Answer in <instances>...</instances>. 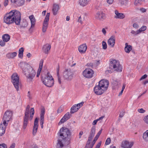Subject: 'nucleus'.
I'll list each match as a JSON object with an SVG mask.
<instances>
[{"label":"nucleus","mask_w":148,"mask_h":148,"mask_svg":"<svg viewBox=\"0 0 148 148\" xmlns=\"http://www.w3.org/2000/svg\"><path fill=\"white\" fill-rule=\"evenodd\" d=\"M143 120L145 123L148 125V115L144 117Z\"/></svg>","instance_id":"43"},{"label":"nucleus","mask_w":148,"mask_h":148,"mask_svg":"<svg viewBox=\"0 0 148 148\" xmlns=\"http://www.w3.org/2000/svg\"><path fill=\"white\" fill-rule=\"evenodd\" d=\"M133 26L134 28H137L138 27V25L136 23H134L133 24Z\"/></svg>","instance_id":"60"},{"label":"nucleus","mask_w":148,"mask_h":148,"mask_svg":"<svg viewBox=\"0 0 148 148\" xmlns=\"http://www.w3.org/2000/svg\"><path fill=\"white\" fill-rule=\"evenodd\" d=\"M102 45L103 46V48L104 49H106L107 48V45L106 42L103 41L102 42Z\"/></svg>","instance_id":"44"},{"label":"nucleus","mask_w":148,"mask_h":148,"mask_svg":"<svg viewBox=\"0 0 148 148\" xmlns=\"http://www.w3.org/2000/svg\"><path fill=\"white\" fill-rule=\"evenodd\" d=\"M38 127H34V128L33 131V134L34 136L38 130Z\"/></svg>","instance_id":"41"},{"label":"nucleus","mask_w":148,"mask_h":148,"mask_svg":"<svg viewBox=\"0 0 148 148\" xmlns=\"http://www.w3.org/2000/svg\"><path fill=\"white\" fill-rule=\"evenodd\" d=\"M66 140H63L62 138L59 137L57 143V146L58 147H62L63 146V143H64L65 141Z\"/></svg>","instance_id":"27"},{"label":"nucleus","mask_w":148,"mask_h":148,"mask_svg":"<svg viewBox=\"0 0 148 148\" xmlns=\"http://www.w3.org/2000/svg\"><path fill=\"white\" fill-rule=\"evenodd\" d=\"M29 116H24L23 118V127L24 129H25L28 123Z\"/></svg>","instance_id":"23"},{"label":"nucleus","mask_w":148,"mask_h":148,"mask_svg":"<svg viewBox=\"0 0 148 148\" xmlns=\"http://www.w3.org/2000/svg\"><path fill=\"white\" fill-rule=\"evenodd\" d=\"M95 127H93L91 129L90 134L88 137V139L87 142L86 144V148L87 146L89 145V144L90 143L91 141L92 140V138L95 135Z\"/></svg>","instance_id":"12"},{"label":"nucleus","mask_w":148,"mask_h":148,"mask_svg":"<svg viewBox=\"0 0 148 148\" xmlns=\"http://www.w3.org/2000/svg\"><path fill=\"white\" fill-rule=\"evenodd\" d=\"M49 16L50 13H47L43 23L42 31L43 32H45L48 28Z\"/></svg>","instance_id":"11"},{"label":"nucleus","mask_w":148,"mask_h":148,"mask_svg":"<svg viewBox=\"0 0 148 148\" xmlns=\"http://www.w3.org/2000/svg\"><path fill=\"white\" fill-rule=\"evenodd\" d=\"M27 96H28L29 99H31L32 98V97L30 94V91L28 92L27 93Z\"/></svg>","instance_id":"61"},{"label":"nucleus","mask_w":148,"mask_h":148,"mask_svg":"<svg viewBox=\"0 0 148 148\" xmlns=\"http://www.w3.org/2000/svg\"><path fill=\"white\" fill-rule=\"evenodd\" d=\"M38 118L37 117L36 118L34 121V127H38Z\"/></svg>","instance_id":"42"},{"label":"nucleus","mask_w":148,"mask_h":148,"mask_svg":"<svg viewBox=\"0 0 148 148\" xmlns=\"http://www.w3.org/2000/svg\"><path fill=\"white\" fill-rule=\"evenodd\" d=\"M125 112L124 111H122L120 112L119 115V117L120 118L122 117L125 114Z\"/></svg>","instance_id":"52"},{"label":"nucleus","mask_w":148,"mask_h":148,"mask_svg":"<svg viewBox=\"0 0 148 148\" xmlns=\"http://www.w3.org/2000/svg\"><path fill=\"white\" fill-rule=\"evenodd\" d=\"M142 2V0H135L134 4L136 5H139L141 4Z\"/></svg>","instance_id":"40"},{"label":"nucleus","mask_w":148,"mask_h":148,"mask_svg":"<svg viewBox=\"0 0 148 148\" xmlns=\"http://www.w3.org/2000/svg\"><path fill=\"white\" fill-rule=\"evenodd\" d=\"M147 27L145 26H143L139 30L137 31V33L139 34L141 32L144 31L146 29Z\"/></svg>","instance_id":"37"},{"label":"nucleus","mask_w":148,"mask_h":148,"mask_svg":"<svg viewBox=\"0 0 148 148\" xmlns=\"http://www.w3.org/2000/svg\"><path fill=\"white\" fill-rule=\"evenodd\" d=\"M43 60H41L40 61V62L39 65V67L38 69L37 74L36 75V77H39L40 72L42 68L43 64Z\"/></svg>","instance_id":"26"},{"label":"nucleus","mask_w":148,"mask_h":148,"mask_svg":"<svg viewBox=\"0 0 148 148\" xmlns=\"http://www.w3.org/2000/svg\"><path fill=\"white\" fill-rule=\"evenodd\" d=\"M63 110V107L62 106H60L59 107L58 110H57V113H61Z\"/></svg>","instance_id":"46"},{"label":"nucleus","mask_w":148,"mask_h":148,"mask_svg":"<svg viewBox=\"0 0 148 148\" xmlns=\"http://www.w3.org/2000/svg\"><path fill=\"white\" fill-rule=\"evenodd\" d=\"M77 21L79 23H80L81 24H82L83 23V21L82 19L81 16H80L79 17L77 20Z\"/></svg>","instance_id":"51"},{"label":"nucleus","mask_w":148,"mask_h":148,"mask_svg":"<svg viewBox=\"0 0 148 148\" xmlns=\"http://www.w3.org/2000/svg\"><path fill=\"white\" fill-rule=\"evenodd\" d=\"M140 10L142 13L146 12L147 11V10L146 9L143 8H140Z\"/></svg>","instance_id":"54"},{"label":"nucleus","mask_w":148,"mask_h":148,"mask_svg":"<svg viewBox=\"0 0 148 148\" xmlns=\"http://www.w3.org/2000/svg\"><path fill=\"white\" fill-rule=\"evenodd\" d=\"M125 45V51L126 52L129 53L132 50V46L130 45H128V43H126Z\"/></svg>","instance_id":"31"},{"label":"nucleus","mask_w":148,"mask_h":148,"mask_svg":"<svg viewBox=\"0 0 148 148\" xmlns=\"http://www.w3.org/2000/svg\"><path fill=\"white\" fill-rule=\"evenodd\" d=\"M17 55L16 52L8 53L6 55V57L8 58H13Z\"/></svg>","instance_id":"30"},{"label":"nucleus","mask_w":148,"mask_h":148,"mask_svg":"<svg viewBox=\"0 0 148 148\" xmlns=\"http://www.w3.org/2000/svg\"><path fill=\"white\" fill-rule=\"evenodd\" d=\"M147 75L146 74H145L142 76L141 78L140 79V81L143 80V79H145L147 77Z\"/></svg>","instance_id":"56"},{"label":"nucleus","mask_w":148,"mask_h":148,"mask_svg":"<svg viewBox=\"0 0 148 148\" xmlns=\"http://www.w3.org/2000/svg\"><path fill=\"white\" fill-rule=\"evenodd\" d=\"M60 70V66L59 65H58V67L56 69L57 75V78L58 79V82L60 84H61V81L60 79V77L59 75V71Z\"/></svg>","instance_id":"35"},{"label":"nucleus","mask_w":148,"mask_h":148,"mask_svg":"<svg viewBox=\"0 0 148 148\" xmlns=\"http://www.w3.org/2000/svg\"><path fill=\"white\" fill-rule=\"evenodd\" d=\"M12 114L13 112L10 110H7L5 112L3 118L4 125H8V122L12 119Z\"/></svg>","instance_id":"6"},{"label":"nucleus","mask_w":148,"mask_h":148,"mask_svg":"<svg viewBox=\"0 0 148 148\" xmlns=\"http://www.w3.org/2000/svg\"><path fill=\"white\" fill-rule=\"evenodd\" d=\"M90 0H79V4L82 6H84L88 3Z\"/></svg>","instance_id":"32"},{"label":"nucleus","mask_w":148,"mask_h":148,"mask_svg":"<svg viewBox=\"0 0 148 148\" xmlns=\"http://www.w3.org/2000/svg\"><path fill=\"white\" fill-rule=\"evenodd\" d=\"M131 33L133 34H134V35H136L138 34H137V31H136V32H135V31H134L133 30H132L131 31Z\"/></svg>","instance_id":"58"},{"label":"nucleus","mask_w":148,"mask_h":148,"mask_svg":"<svg viewBox=\"0 0 148 148\" xmlns=\"http://www.w3.org/2000/svg\"><path fill=\"white\" fill-rule=\"evenodd\" d=\"M115 37L114 35L111 36L110 38L108 40V45L112 47H114L115 43Z\"/></svg>","instance_id":"19"},{"label":"nucleus","mask_w":148,"mask_h":148,"mask_svg":"<svg viewBox=\"0 0 148 148\" xmlns=\"http://www.w3.org/2000/svg\"><path fill=\"white\" fill-rule=\"evenodd\" d=\"M3 40L5 42L8 41L10 39V37L8 34H5L3 35L2 36Z\"/></svg>","instance_id":"34"},{"label":"nucleus","mask_w":148,"mask_h":148,"mask_svg":"<svg viewBox=\"0 0 148 148\" xmlns=\"http://www.w3.org/2000/svg\"><path fill=\"white\" fill-rule=\"evenodd\" d=\"M20 66L28 81L32 82L36 74L35 71L30 65L24 63H20Z\"/></svg>","instance_id":"2"},{"label":"nucleus","mask_w":148,"mask_h":148,"mask_svg":"<svg viewBox=\"0 0 148 148\" xmlns=\"http://www.w3.org/2000/svg\"><path fill=\"white\" fill-rule=\"evenodd\" d=\"M29 18L30 20L31 23V27L29 30L30 32H32V28H33L34 27L35 24L36 20L34 15H33L29 16Z\"/></svg>","instance_id":"21"},{"label":"nucleus","mask_w":148,"mask_h":148,"mask_svg":"<svg viewBox=\"0 0 148 148\" xmlns=\"http://www.w3.org/2000/svg\"><path fill=\"white\" fill-rule=\"evenodd\" d=\"M142 137L143 140L145 142H148V130L144 132Z\"/></svg>","instance_id":"29"},{"label":"nucleus","mask_w":148,"mask_h":148,"mask_svg":"<svg viewBox=\"0 0 148 148\" xmlns=\"http://www.w3.org/2000/svg\"><path fill=\"white\" fill-rule=\"evenodd\" d=\"M34 108H31L30 109V120H32L34 114Z\"/></svg>","instance_id":"38"},{"label":"nucleus","mask_w":148,"mask_h":148,"mask_svg":"<svg viewBox=\"0 0 148 148\" xmlns=\"http://www.w3.org/2000/svg\"><path fill=\"white\" fill-rule=\"evenodd\" d=\"M133 142H129L127 140L123 141L121 144L122 147L124 148H131L134 145Z\"/></svg>","instance_id":"15"},{"label":"nucleus","mask_w":148,"mask_h":148,"mask_svg":"<svg viewBox=\"0 0 148 148\" xmlns=\"http://www.w3.org/2000/svg\"><path fill=\"white\" fill-rule=\"evenodd\" d=\"M24 51V49L23 47H21L19 49L18 52L19 53H23Z\"/></svg>","instance_id":"57"},{"label":"nucleus","mask_w":148,"mask_h":148,"mask_svg":"<svg viewBox=\"0 0 148 148\" xmlns=\"http://www.w3.org/2000/svg\"><path fill=\"white\" fill-rule=\"evenodd\" d=\"M59 9V6L58 5L56 4H55L53 6L52 10L53 14L55 15L57 14V12Z\"/></svg>","instance_id":"28"},{"label":"nucleus","mask_w":148,"mask_h":148,"mask_svg":"<svg viewBox=\"0 0 148 148\" xmlns=\"http://www.w3.org/2000/svg\"><path fill=\"white\" fill-rule=\"evenodd\" d=\"M0 148H7V146L5 144L3 143L0 145Z\"/></svg>","instance_id":"53"},{"label":"nucleus","mask_w":148,"mask_h":148,"mask_svg":"<svg viewBox=\"0 0 148 148\" xmlns=\"http://www.w3.org/2000/svg\"><path fill=\"white\" fill-rule=\"evenodd\" d=\"M58 133L60 134V137L62 138L64 140L68 138H69L70 133L68 129L62 127L61 128L59 132Z\"/></svg>","instance_id":"7"},{"label":"nucleus","mask_w":148,"mask_h":148,"mask_svg":"<svg viewBox=\"0 0 148 148\" xmlns=\"http://www.w3.org/2000/svg\"><path fill=\"white\" fill-rule=\"evenodd\" d=\"M84 104V102H82L81 103H79L77 105H76V106H77V108H80V107L82 106Z\"/></svg>","instance_id":"49"},{"label":"nucleus","mask_w":148,"mask_h":148,"mask_svg":"<svg viewBox=\"0 0 148 148\" xmlns=\"http://www.w3.org/2000/svg\"><path fill=\"white\" fill-rule=\"evenodd\" d=\"M109 85L108 80L102 79L99 82L98 85H96L94 88V91L95 94L100 95L106 91Z\"/></svg>","instance_id":"3"},{"label":"nucleus","mask_w":148,"mask_h":148,"mask_svg":"<svg viewBox=\"0 0 148 148\" xmlns=\"http://www.w3.org/2000/svg\"><path fill=\"white\" fill-rule=\"evenodd\" d=\"M7 126L4 125L3 123L0 124V136H2L5 133Z\"/></svg>","instance_id":"24"},{"label":"nucleus","mask_w":148,"mask_h":148,"mask_svg":"<svg viewBox=\"0 0 148 148\" xmlns=\"http://www.w3.org/2000/svg\"><path fill=\"white\" fill-rule=\"evenodd\" d=\"M30 108V106L29 105H27L25 111L24 116H29Z\"/></svg>","instance_id":"36"},{"label":"nucleus","mask_w":148,"mask_h":148,"mask_svg":"<svg viewBox=\"0 0 148 148\" xmlns=\"http://www.w3.org/2000/svg\"><path fill=\"white\" fill-rule=\"evenodd\" d=\"M11 3L16 7L23 5L25 3V0H11Z\"/></svg>","instance_id":"16"},{"label":"nucleus","mask_w":148,"mask_h":148,"mask_svg":"<svg viewBox=\"0 0 148 148\" xmlns=\"http://www.w3.org/2000/svg\"><path fill=\"white\" fill-rule=\"evenodd\" d=\"M9 3L8 0H4L3 2V5L4 6H6Z\"/></svg>","instance_id":"50"},{"label":"nucleus","mask_w":148,"mask_h":148,"mask_svg":"<svg viewBox=\"0 0 148 148\" xmlns=\"http://www.w3.org/2000/svg\"><path fill=\"white\" fill-rule=\"evenodd\" d=\"M79 109V108H77L75 104L73 105L71 108L70 113L71 114H73L76 112Z\"/></svg>","instance_id":"33"},{"label":"nucleus","mask_w":148,"mask_h":148,"mask_svg":"<svg viewBox=\"0 0 148 148\" xmlns=\"http://www.w3.org/2000/svg\"><path fill=\"white\" fill-rule=\"evenodd\" d=\"M94 73V71L90 68H86L83 72L82 75L87 78H91Z\"/></svg>","instance_id":"9"},{"label":"nucleus","mask_w":148,"mask_h":148,"mask_svg":"<svg viewBox=\"0 0 148 148\" xmlns=\"http://www.w3.org/2000/svg\"><path fill=\"white\" fill-rule=\"evenodd\" d=\"M34 108H31L30 109V120H32L34 114Z\"/></svg>","instance_id":"39"},{"label":"nucleus","mask_w":148,"mask_h":148,"mask_svg":"<svg viewBox=\"0 0 148 148\" xmlns=\"http://www.w3.org/2000/svg\"><path fill=\"white\" fill-rule=\"evenodd\" d=\"M43 60H41L40 61V62L39 65V67L38 69L37 74L36 75V77H39L40 72L42 68L43 64Z\"/></svg>","instance_id":"25"},{"label":"nucleus","mask_w":148,"mask_h":148,"mask_svg":"<svg viewBox=\"0 0 148 148\" xmlns=\"http://www.w3.org/2000/svg\"><path fill=\"white\" fill-rule=\"evenodd\" d=\"M51 46L49 44H46L43 46L42 49L44 52L47 54L51 48Z\"/></svg>","instance_id":"22"},{"label":"nucleus","mask_w":148,"mask_h":148,"mask_svg":"<svg viewBox=\"0 0 148 148\" xmlns=\"http://www.w3.org/2000/svg\"><path fill=\"white\" fill-rule=\"evenodd\" d=\"M138 112L140 113H143L145 112V110H144L142 108L139 109L138 110Z\"/></svg>","instance_id":"48"},{"label":"nucleus","mask_w":148,"mask_h":148,"mask_svg":"<svg viewBox=\"0 0 148 148\" xmlns=\"http://www.w3.org/2000/svg\"><path fill=\"white\" fill-rule=\"evenodd\" d=\"M113 0H107V2L108 3L111 4L113 3Z\"/></svg>","instance_id":"59"},{"label":"nucleus","mask_w":148,"mask_h":148,"mask_svg":"<svg viewBox=\"0 0 148 148\" xmlns=\"http://www.w3.org/2000/svg\"><path fill=\"white\" fill-rule=\"evenodd\" d=\"M12 82L17 91L19 90V77L18 74L14 73L11 76Z\"/></svg>","instance_id":"8"},{"label":"nucleus","mask_w":148,"mask_h":148,"mask_svg":"<svg viewBox=\"0 0 148 148\" xmlns=\"http://www.w3.org/2000/svg\"><path fill=\"white\" fill-rule=\"evenodd\" d=\"M71 116V115L69 112H67L66 114L61 119L58 123L59 125H60L64 123L67 120H68Z\"/></svg>","instance_id":"18"},{"label":"nucleus","mask_w":148,"mask_h":148,"mask_svg":"<svg viewBox=\"0 0 148 148\" xmlns=\"http://www.w3.org/2000/svg\"><path fill=\"white\" fill-rule=\"evenodd\" d=\"M29 148H39L38 146L36 144H33L31 145Z\"/></svg>","instance_id":"55"},{"label":"nucleus","mask_w":148,"mask_h":148,"mask_svg":"<svg viewBox=\"0 0 148 148\" xmlns=\"http://www.w3.org/2000/svg\"><path fill=\"white\" fill-rule=\"evenodd\" d=\"M95 18L99 20L103 21L106 18V15L102 11H99L97 12L95 16Z\"/></svg>","instance_id":"13"},{"label":"nucleus","mask_w":148,"mask_h":148,"mask_svg":"<svg viewBox=\"0 0 148 148\" xmlns=\"http://www.w3.org/2000/svg\"><path fill=\"white\" fill-rule=\"evenodd\" d=\"M101 145V142L98 143L95 148H99Z\"/></svg>","instance_id":"64"},{"label":"nucleus","mask_w":148,"mask_h":148,"mask_svg":"<svg viewBox=\"0 0 148 148\" xmlns=\"http://www.w3.org/2000/svg\"><path fill=\"white\" fill-rule=\"evenodd\" d=\"M15 146V143H13L10 146L9 148H14Z\"/></svg>","instance_id":"63"},{"label":"nucleus","mask_w":148,"mask_h":148,"mask_svg":"<svg viewBox=\"0 0 148 148\" xmlns=\"http://www.w3.org/2000/svg\"><path fill=\"white\" fill-rule=\"evenodd\" d=\"M114 13L115 14L114 18L116 19H123L125 17V15L124 14L119 13L117 10H115Z\"/></svg>","instance_id":"20"},{"label":"nucleus","mask_w":148,"mask_h":148,"mask_svg":"<svg viewBox=\"0 0 148 148\" xmlns=\"http://www.w3.org/2000/svg\"><path fill=\"white\" fill-rule=\"evenodd\" d=\"M83 132L82 131H80L79 134V138H80L81 137V136L83 134Z\"/></svg>","instance_id":"62"},{"label":"nucleus","mask_w":148,"mask_h":148,"mask_svg":"<svg viewBox=\"0 0 148 148\" xmlns=\"http://www.w3.org/2000/svg\"><path fill=\"white\" fill-rule=\"evenodd\" d=\"M45 113V109L44 107L42 108L41 110L40 113V124L42 128H43V124L44 122V115Z\"/></svg>","instance_id":"14"},{"label":"nucleus","mask_w":148,"mask_h":148,"mask_svg":"<svg viewBox=\"0 0 148 148\" xmlns=\"http://www.w3.org/2000/svg\"><path fill=\"white\" fill-rule=\"evenodd\" d=\"M110 68L115 71L120 72L122 71V67L119 62L116 60L111 59L110 61Z\"/></svg>","instance_id":"5"},{"label":"nucleus","mask_w":148,"mask_h":148,"mask_svg":"<svg viewBox=\"0 0 148 148\" xmlns=\"http://www.w3.org/2000/svg\"><path fill=\"white\" fill-rule=\"evenodd\" d=\"M5 42L3 40H0V45L2 47H3L5 45Z\"/></svg>","instance_id":"47"},{"label":"nucleus","mask_w":148,"mask_h":148,"mask_svg":"<svg viewBox=\"0 0 148 148\" xmlns=\"http://www.w3.org/2000/svg\"><path fill=\"white\" fill-rule=\"evenodd\" d=\"M72 72L69 69L65 70L63 73V77L64 79L70 80L73 77Z\"/></svg>","instance_id":"10"},{"label":"nucleus","mask_w":148,"mask_h":148,"mask_svg":"<svg viewBox=\"0 0 148 148\" xmlns=\"http://www.w3.org/2000/svg\"><path fill=\"white\" fill-rule=\"evenodd\" d=\"M21 20V14L18 11L13 10L6 13L3 18V22L7 25H10L14 23L19 25Z\"/></svg>","instance_id":"1"},{"label":"nucleus","mask_w":148,"mask_h":148,"mask_svg":"<svg viewBox=\"0 0 148 148\" xmlns=\"http://www.w3.org/2000/svg\"><path fill=\"white\" fill-rule=\"evenodd\" d=\"M111 142V139L110 138H108L106 140L105 145H109Z\"/></svg>","instance_id":"45"},{"label":"nucleus","mask_w":148,"mask_h":148,"mask_svg":"<svg viewBox=\"0 0 148 148\" xmlns=\"http://www.w3.org/2000/svg\"><path fill=\"white\" fill-rule=\"evenodd\" d=\"M87 49V46L86 43H84L79 46L78 50L81 54H84L86 52Z\"/></svg>","instance_id":"17"},{"label":"nucleus","mask_w":148,"mask_h":148,"mask_svg":"<svg viewBox=\"0 0 148 148\" xmlns=\"http://www.w3.org/2000/svg\"><path fill=\"white\" fill-rule=\"evenodd\" d=\"M41 80L43 84L47 87H51L54 85L53 78L49 72L47 73L45 77H42Z\"/></svg>","instance_id":"4"}]
</instances>
